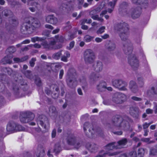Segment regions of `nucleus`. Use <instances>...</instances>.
I'll return each mask as SVG.
<instances>
[{
	"instance_id": "c03bdc74",
	"label": "nucleus",
	"mask_w": 157,
	"mask_h": 157,
	"mask_svg": "<svg viewBox=\"0 0 157 157\" xmlns=\"http://www.w3.org/2000/svg\"><path fill=\"white\" fill-rule=\"evenodd\" d=\"M41 45L44 47V48L45 49H51V47L49 43H48L46 41H44L42 42L41 44Z\"/></svg>"
},
{
	"instance_id": "5fc2aeb1",
	"label": "nucleus",
	"mask_w": 157,
	"mask_h": 157,
	"mask_svg": "<svg viewBox=\"0 0 157 157\" xmlns=\"http://www.w3.org/2000/svg\"><path fill=\"white\" fill-rule=\"evenodd\" d=\"M36 60V58H33L29 61V63L31 67H33L34 66L35 64V62Z\"/></svg>"
},
{
	"instance_id": "58836bf2",
	"label": "nucleus",
	"mask_w": 157,
	"mask_h": 157,
	"mask_svg": "<svg viewBox=\"0 0 157 157\" xmlns=\"http://www.w3.org/2000/svg\"><path fill=\"white\" fill-rule=\"evenodd\" d=\"M24 73L27 78L30 79H32L33 78V75L30 71L27 70L25 71Z\"/></svg>"
},
{
	"instance_id": "a19ab883",
	"label": "nucleus",
	"mask_w": 157,
	"mask_h": 157,
	"mask_svg": "<svg viewBox=\"0 0 157 157\" xmlns=\"http://www.w3.org/2000/svg\"><path fill=\"white\" fill-rule=\"evenodd\" d=\"M150 155H157V147H152L150 149Z\"/></svg>"
},
{
	"instance_id": "72a5a7b5",
	"label": "nucleus",
	"mask_w": 157,
	"mask_h": 157,
	"mask_svg": "<svg viewBox=\"0 0 157 157\" xmlns=\"http://www.w3.org/2000/svg\"><path fill=\"white\" fill-rule=\"evenodd\" d=\"M2 14L4 16L9 17L12 15V13L10 10H5L2 12Z\"/></svg>"
},
{
	"instance_id": "3c124183",
	"label": "nucleus",
	"mask_w": 157,
	"mask_h": 157,
	"mask_svg": "<svg viewBox=\"0 0 157 157\" xmlns=\"http://www.w3.org/2000/svg\"><path fill=\"white\" fill-rule=\"evenodd\" d=\"M44 39L42 38L38 37H33L31 38V41L33 42H35L36 41H42Z\"/></svg>"
},
{
	"instance_id": "c756f323",
	"label": "nucleus",
	"mask_w": 157,
	"mask_h": 157,
	"mask_svg": "<svg viewBox=\"0 0 157 157\" xmlns=\"http://www.w3.org/2000/svg\"><path fill=\"white\" fill-rule=\"evenodd\" d=\"M13 90L14 91V93L18 97H21L24 96L21 94H20L21 91H19L18 86L17 85H15L13 87Z\"/></svg>"
},
{
	"instance_id": "ddd939ff",
	"label": "nucleus",
	"mask_w": 157,
	"mask_h": 157,
	"mask_svg": "<svg viewBox=\"0 0 157 157\" xmlns=\"http://www.w3.org/2000/svg\"><path fill=\"white\" fill-rule=\"evenodd\" d=\"M125 96L124 94L117 92L113 95L112 101L117 104H121L125 100Z\"/></svg>"
},
{
	"instance_id": "4d7b16f0",
	"label": "nucleus",
	"mask_w": 157,
	"mask_h": 157,
	"mask_svg": "<svg viewBox=\"0 0 157 157\" xmlns=\"http://www.w3.org/2000/svg\"><path fill=\"white\" fill-rule=\"evenodd\" d=\"M59 92H52V96L53 98L54 99H56L59 96Z\"/></svg>"
},
{
	"instance_id": "f8f14e48",
	"label": "nucleus",
	"mask_w": 157,
	"mask_h": 157,
	"mask_svg": "<svg viewBox=\"0 0 157 157\" xmlns=\"http://www.w3.org/2000/svg\"><path fill=\"white\" fill-rule=\"evenodd\" d=\"M132 54V53L129 55H128L129 56L128 62L132 68L134 70H136L138 68L139 66V60L134 54Z\"/></svg>"
},
{
	"instance_id": "bf43d9fd",
	"label": "nucleus",
	"mask_w": 157,
	"mask_h": 157,
	"mask_svg": "<svg viewBox=\"0 0 157 157\" xmlns=\"http://www.w3.org/2000/svg\"><path fill=\"white\" fill-rule=\"evenodd\" d=\"M66 26L64 27V29L67 31L69 30L71 28V26L70 24V22L68 21L66 23Z\"/></svg>"
},
{
	"instance_id": "473e14b6",
	"label": "nucleus",
	"mask_w": 157,
	"mask_h": 157,
	"mask_svg": "<svg viewBox=\"0 0 157 157\" xmlns=\"http://www.w3.org/2000/svg\"><path fill=\"white\" fill-rule=\"evenodd\" d=\"M62 50L59 51L53 54L52 57L53 59L56 60H58L60 58V57L62 55Z\"/></svg>"
},
{
	"instance_id": "2f4dec72",
	"label": "nucleus",
	"mask_w": 157,
	"mask_h": 157,
	"mask_svg": "<svg viewBox=\"0 0 157 157\" xmlns=\"http://www.w3.org/2000/svg\"><path fill=\"white\" fill-rule=\"evenodd\" d=\"M70 56V54L69 52L67 51L65 52L64 55L62 56L61 57V60L64 62H67V58Z\"/></svg>"
},
{
	"instance_id": "0eeeda50",
	"label": "nucleus",
	"mask_w": 157,
	"mask_h": 157,
	"mask_svg": "<svg viewBox=\"0 0 157 157\" xmlns=\"http://www.w3.org/2000/svg\"><path fill=\"white\" fill-rule=\"evenodd\" d=\"M96 56L94 51L90 49H87L83 53L84 59L86 63L91 64L96 59Z\"/></svg>"
},
{
	"instance_id": "a18cd8bd",
	"label": "nucleus",
	"mask_w": 157,
	"mask_h": 157,
	"mask_svg": "<svg viewBox=\"0 0 157 157\" xmlns=\"http://www.w3.org/2000/svg\"><path fill=\"white\" fill-rule=\"evenodd\" d=\"M69 6L67 4H63L61 5L59 7L60 10L61 11H66L67 10H68Z\"/></svg>"
},
{
	"instance_id": "9d476101",
	"label": "nucleus",
	"mask_w": 157,
	"mask_h": 157,
	"mask_svg": "<svg viewBox=\"0 0 157 157\" xmlns=\"http://www.w3.org/2000/svg\"><path fill=\"white\" fill-rule=\"evenodd\" d=\"M35 117L34 114L31 112L26 111L21 114V121L23 123H27L33 120Z\"/></svg>"
},
{
	"instance_id": "8fccbe9b",
	"label": "nucleus",
	"mask_w": 157,
	"mask_h": 157,
	"mask_svg": "<svg viewBox=\"0 0 157 157\" xmlns=\"http://www.w3.org/2000/svg\"><path fill=\"white\" fill-rule=\"evenodd\" d=\"M105 26H102L100 27L97 31L98 34H101L105 31Z\"/></svg>"
},
{
	"instance_id": "b1692460",
	"label": "nucleus",
	"mask_w": 157,
	"mask_h": 157,
	"mask_svg": "<svg viewBox=\"0 0 157 157\" xmlns=\"http://www.w3.org/2000/svg\"><path fill=\"white\" fill-rule=\"evenodd\" d=\"M147 93L149 96L157 94V84L151 87L150 89L147 91Z\"/></svg>"
},
{
	"instance_id": "a211bd4d",
	"label": "nucleus",
	"mask_w": 157,
	"mask_h": 157,
	"mask_svg": "<svg viewBox=\"0 0 157 157\" xmlns=\"http://www.w3.org/2000/svg\"><path fill=\"white\" fill-rule=\"evenodd\" d=\"M106 48L108 52H112L115 50L116 45L113 42L109 41L106 43Z\"/></svg>"
},
{
	"instance_id": "1a4fd4ad",
	"label": "nucleus",
	"mask_w": 157,
	"mask_h": 157,
	"mask_svg": "<svg viewBox=\"0 0 157 157\" xmlns=\"http://www.w3.org/2000/svg\"><path fill=\"white\" fill-rule=\"evenodd\" d=\"M83 129L85 134L89 138L93 137L95 132L92 124L89 122H86L83 124Z\"/></svg>"
},
{
	"instance_id": "338daca9",
	"label": "nucleus",
	"mask_w": 157,
	"mask_h": 157,
	"mask_svg": "<svg viewBox=\"0 0 157 157\" xmlns=\"http://www.w3.org/2000/svg\"><path fill=\"white\" fill-rule=\"evenodd\" d=\"M121 130H120L118 131L113 132L114 134L115 135H121L123 133V132Z\"/></svg>"
},
{
	"instance_id": "6ab92c4d",
	"label": "nucleus",
	"mask_w": 157,
	"mask_h": 157,
	"mask_svg": "<svg viewBox=\"0 0 157 157\" xmlns=\"http://www.w3.org/2000/svg\"><path fill=\"white\" fill-rule=\"evenodd\" d=\"M46 21L49 23L55 24L57 21V18L53 15H49L45 18Z\"/></svg>"
},
{
	"instance_id": "09e8293b",
	"label": "nucleus",
	"mask_w": 157,
	"mask_h": 157,
	"mask_svg": "<svg viewBox=\"0 0 157 157\" xmlns=\"http://www.w3.org/2000/svg\"><path fill=\"white\" fill-rule=\"evenodd\" d=\"M141 140L144 142L148 143L149 144L154 143L155 142L154 141H150L149 138H142Z\"/></svg>"
},
{
	"instance_id": "5701e85b",
	"label": "nucleus",
	"mask_w": 157,
	"mask_h": 157,
	"mask_svg": "<svg viewBox=\"0 0 157 157\" xmlns=\"http://www.w3.org/2000/svg\"><path fill=\"white\" fill-rule=\"evenodd\" d=\"M16 123L13 122H10L7 125L6 130L7 132H13L15 131Z\"/></svg>"
},
{
	"instance_id": "39448f33",
	"label": "nucleus",
	"mask_w": 157,
	"mask_h": 157,
	"mask_svg": "<svg viewBox=\"0 0 157 157\" xmlns=\"http://www.w3.org/2000/svg\"><path fill=\"white\" fill-rule=\"evenodd\" d=\"M142 7H137L132 8L130 9L124 10L123 12V14L125 16L131 17L133 19L139 18L141 13Z\"/></svg>"
},
{
	"instance_id": "aec40b11",
	"label": "nucleus",
	"mask_w": 157,
	"mask_h": 157,
	"mask_svg": "<svg viewBox=\"0 0 157 157\" xmlns=\"http://www.w3.org/2000/svg\"><path fill=\"white\" fill-rule=\"evenodd\" d=\"M129 88L131 91L134 93H136L138 90V86L137 84L134 81H131L129 83Z\"/></svg>"
},
{
	"instance_id": "7c9ffc66",
	"label": "nucleus",
	"mask_w": 157,
	"mask_h": 157,
	"mask_svg": "<svg viewBox=\"0 0 157 157\" xmlns=\"http://www.w3.org/2000/svg\"><path fill=\"white\" fill-rule=\"evenodd\" d=\"M49 112L50 114H52V115L55 116L57 114V111L56 108L53 106H51L49 108Z\"/></svg>"
},
{
	"instance_id": "4be33fe9",
	"label": "nucleus",
	"mask_w": 157,
	"mask_h": 157,
	"mask_svg": "<svg viewBox=\"0 0 157 157\" xmlns=\"http://www.w3.org/2000/svg\"><path fill=\"white\" fill-rule=\"evenodd\" d=\"M128 140L126 138H124L118 141L117 144L116 145V149L123 148L127 143Z\"/></svg>"
},
{
	"instance_id": "864d4df0",
	"label": "nucleus",
	"mask_w": 157,
	"mask_h": 157,
	"mask_svg": "<svg viewBox=\"0 0 157 157\" xmlns=\"http://www.w3.org/2000/svg\"><path fill=\"white\" fill-rule=\"evenodd\" d=\"M92 22V20H91L90 19H83L81 21V25H83L85 23H90Z\"/></svg>"
},
{
	"instance_id": "a878e982",
	"label": "nucleus",
	"mask_w": 157,
	"mask_h": 157,
	"mask_svg": "<svg viewBox=\"0 0 157 157\" xmlns=\"http://www.w3.org/2000/svg\"><path fill=\"white\" fill-rule=\"evenodd\" d=\"M79 81L83 89L85 90L87 86V83L86 78L84 76H82L79 79Z\"/></svg>"
},
{
	"instance_id": "49530a36",
	"label": "nucleus",
	"mask_w": 157,
	"mask_h": 157,
	"mask_svg": "<svg viewBox=\"0 0 157 157\" xmlns=\"http://www.w3.org/2000/svg\"><path fill=\"white\" fill-rule=\"evenodd\" d=\"M15 131H24L25 130V128L23 127L21 125L16 124V127Z\"/></svg>"
},
{
	"instance_id": "de8ad7c7",
	"label": "nucleus",
	"mask_w": 157,
	"mask_h": 157,
	"mask_svg": "<svg viewBox=\"0 0 157 157\" xmlns=\"http://www.w3.org/2000/svg\"><path fill=\"white\" fill-rule=\"evenodd\" d=\"M91 17L94 20H98V21H100L101 22H102L103 21V19L100 18L98 17V15H92V16H91Z\"/></svg>"
},
{
	"instance_id": "0e129e2a",
	"label": "nucleus",
	"mask_w": 157,
	"mask_h": 157,
	"mask_svg": "<svg viewBox=\"0 0 157 157\" xmlns=\"http://www.w3.org/2000/svg\"><path fill=\"white\" fill-rule=\"evenodd\" d=\"M128 157H137V154L136 152L132 151L130 153Z\"/></svg>"
},
{
	"instance_id": "20e7f679",
	"label": "nucleus",
	"mask_w": 157,
	"mask_h": 157,
	"mask_svg": "<svg viewBox=\"0 0 157 157\" xmlns=\"http://www.w3.org/2000/svg\"><path fill=\"white\" fill-rule=\"evenodd\" d=\"M67 76L66 79L67 85L70 87L74 88L77 85L76 80V74L75 70L73 68L70 69L67 72Z\"/></svg>"
},
{
	"instance_id": "79ce46f5",
	"label": "nucleus",
	"mask_w": 157,
	"mask_h": 157,
	"mask_svg": "<svg viewBox=\"0 0 157 157\" xmlns=\"http://www.w3.org/2000/svg\"><path fill=\"white\" fill-rule=\"evenodd\" d=\"M94 37L88 35H86L84 38V40L86 42H89L91 41L94 39Z\"/></svg>"
},
{
	"instance_id": "680f3d73",
	"label": "nucleus",
	"mask_w": 157,
	"mask_h": 157,
	"mask_svg": "<svg viewBox=\"0 0 157 157\" xmlns=\"http://www.w3.org/2000/svg\"><path fill=\"white\" fill-rule=\"evenodd\" d=\"M30 47H34L35 48H41V45L39 44H38L37 43L35 44H31L29 45Z\"/></svg>"
},
{
	"instance_id": "13d9d810",
	"label": "nucleus",
	"mask_w": 157,
	"mask_h": 157,
	"mask_svg": "<svg viewBox=\"0 0 157 157\" xmlns=\"http://www.w3.org/2000/svg\"><path fill=\"white\" fill-rule=\"evenodd\" d=\"M60 90L61 91L60 95L61 96H63L65 93V87L63 85H61L60 86Z\"/></svg>"
},
{
	"instance_id": "052dcab7",
	"label": "nucleus",
	"mask_w": 157,
	"mask_h": 157,
	"mask_svg": "<svg viewBox=\"0 0 157 157\" xmlns=\"http://www.w3.org/2000/svg\"><path fill=\"white\" fill-rule=\"evenodd\" d=\"M31 5L32 6H35L37 8L39 7L40 5L37 2H36L35 1H33L31 3Z\"/></svg>"
},
{
	"instance_id": "e433bc0d",
	"label": "nucleus",
	"mask_w": 157,
	"mask_h": 157,
	"mask_svg": "<svg viewBox=\"0 0 157 157\" xmlns=\"http://www.w3.org/2000/svg\"><path fill=\"white\" fill-rule=\"evenodd\" d=\"M50 89L51 90H52L53 92H59L58 87L56 85L54 84L50 86Z\"/></svg>"
},
{
	"instance_id": "6e6d98bb",
	"label": "nucleus",
	"mask_w": 157,
	"mask_h": 157,
	"mask_svg": "<svg viewBox=\"0 0 157 157\" xmlns=\"http://www.w3.org/2000/svg\"><path fill=\"white\" fill-rule=\"evenodd\" d=\"M131 99L133 101H140L142 100V99L135 96H133L131 97Z\"/></svg>"
},
{
	"instance_id": "7ed1b4c3",
	"label": "nucleus",
	"mask_w": 157,
	"mask_h": 157,
	"mask_svg": "<svg viewBox=\"0 0 157 157\" xmlns=\"http://www.w3.org/2000/svg\"><path fill=\"white\" fill-rule=\"evenodd\" d=\"M40 26V22L38 19L30 17L28 21L23 24L21 28V31L23 34H26L29 33L31 26L37 28Z\"/></svg>"
},
{
	"instance_id": "37998d69",
	"label": "nucleus",
	"mask_w": 157,
	"mask_h": 157,
	"mask_svg": "<svg viewBox=\"0 0 157 157\" xmlns=\"http://www.w3.org/2000/svg\"><path fill=\"white\" fill-rule=\"evenodd\" d=\"M138 82L140 87L143 86L144 84V78L141 77H139L137 78Z\"/></svg>"
},
{
	"instance_id": "cd10ccee",
	"label": "nucleus",
	"mask_w": 157,
	"mask_h": 157,
	"mask_svg": "<svg viewBox=\"0 0 157 157\" xmlns=\"http://www.w3.org/2000/svg\"><path fill=\"white\" fill-rule=\"evenodd\" d=\"M36 154L37 157H43L44 154V149L41 147H38L36 152Z\"/></svg>"
},
{
	"instance_id": "ea45409f",
	"label": "nucleus",
	"mask_w": 157,
	"mask_h": 157,
	"mask_svg": "<svg viewBox=\"0 0 157 157\" xmlns=\"http://www.w3.org/2000/svg\"><path fill=\"white\" fill-rule=\"evenodd\" d=\"M16 51V48L13 46L10 47L6 50L7 52L10 54L14 53Z\"/></svg>"
},
{
	"instance_id": "774afa93",
	"label": "nucleus",
	"mask_w": 157,
	"mask_h": 157,
	"mask_svg": "<svg viewBox=\"0 0 157 157\" xmlns=\"http://www.w3.org/2000/svg\"><path fill=\"white\" fill-rule=\"evenodd\" d=\"M56 130L55 129H54L52 132V138H54L56 137Z\"/></svg>"
},
{
	"instance_id": "6e6552de",
	"label": "nucleus",
	"mask_w": 157,
	"mask_h": 157,
	"mask_svg": "<svg viewBox=\"0 0 157 157\" xmlns=\"http://www.w3.org/2000/svg\"><path fill=\"white\" fill-rule=\"evenodd\" d=\"M36 121L37 125H40L45 130H47L49 126V123L48 118L45 116H39L36 119Z\"/></svg>"
},
{
	"instance_id": "c9c22d12",
	"label": "nucleus",
	"mask_w": 157,
	"mask_h": 157,
	"mask_svg": "<svg viewBox=\"0 0 157 157\" xmlns=\"http://www.w3.org/2000/svg\"><path fill=\"white\" fill-rule=\"evenodd\" d=\"M146 150V149L143 148H140L139 149L138 151V156L140 157H143Z\"/></svg>"
},
{
	"instance_id": "f257e3e1",
	"label": "nucleus",
	"mask_w": 157,
	"mask_h": 157,
	"mask_svg": "<svg viewBox=\"0 0 157 157\" xmlns=\"http://www.w3.org/2000/svg\"><path fill=\"white\" fill-rule=\"evenodd\" d=\"M130 118L127 116L123 118L121 115L117 114L113 116L111 119V123L113 126L120 130H127L130 128L128 122Z\"/></svg>"
},
{
	"instance_id": "4468645a",
	"label": "nucleus",
	"mask_w": 157,
	"mask_h": 157,
	"mask_svg": "<svg viewBox=\"0 0 157 157\" xmlns=\"http://www.w3.org/2000/svg\"><path fill=\"white\" fill-rule=\"evenodd\" d=\"M115 29L118 33L128 31L129 29V25L126 23L124 22H120L117 23L115 25Z\"/></svg>"
},
{
	"instance_id": "f3484780",
	"label": "nucleus",
	"mask_w": 157,
	"mask_h": 157,
	"mask_svg": "<svg viewBox=\"0 0 157 157\" xmlns=\"http://www.w3.org/2000/svg\"><path fill=\"white\" fill-rule=\"evenodd\" d=\"M86 147L91 152H95L98 149V146L95 143H87Z\"/></svg>"
},
{
	"instance_id": "412c9836",
	"label": "nucleus",
	"mask_w": 157,
	"mask_h": 157,
	"mask_svg": "<svg viewBox=\"0 0 157 157\" xmlns=\"http://www.w3.org/2000/svg\"><path fill=\"white\" fill-rule=\"evenodd\" d=\"M132 2L137 5H140L142 8H145L147 6L148 2L146 0H132Z\"/></svg>"
},
{
	"instance_id": "c85d7f7f",
	"label": "nucleus",
	"mask_w": 157,
	"mask_h": 157,
	"mask_svg": "<svg viewBox=\"0 0 157 157\" xmlns=\"http://www.w3.org/2000/svg\"><path fill=\"white\" fill-rule=\"evenodd\" d=\"M28 58V56H26L21 58H13V60L15 63H18L25 61V60H27Z\"/></svg>"
},
{
	"instance_id": "dca6fc26",
	"label": "nucleus",
	"mask_w": 157,
	"mask_h": 157,
	"mask_svg": "<svg viewBox=\"0 0 157 157\" xmlns=\"http://www.w3.org/2000/svg\"><path fill=\"white\" fill-rule=\"evenodd\" d=\"M103 65L101 62L97 61L95 62L93 66V70L96 72H99L102 70Z\"/></svg>"
},
{
	"instance_id": "e2e57ef3",
	"label": "nucleus",
	"mask_w": 157,
	"mask_h": 157,
	"mask_svg": "<svg viewBox=\"0 0 157 157\" xmlns=\"http://www.w3.org/2000/svg\"><path fill=\"white\" fill-rule=\"evenodd\" d=\"M4 70L9 75H10L12 72V70L10 68H5Z\"/></svg>"
},
{
	"instance_id": "f03ea898",
	"label": "nucleus",
	"mask_w": 157,
	"mask_h": 157,
	"mask_svg": "<svg viewBox=\"0 0 157 157\" xmlns=\"http://www.w3.org/2000/svg\"><path fill=\"white\" fill-rule=\"evenodd\" d=\"M118 34L121 40L125 41L123 44V49L124 53L127 55H130L132 52L133 47L132 44L128 40V31L118 33Z\"/></svg>"
},
{
	"instance_id": "4c0bfd02",
	"label": "nucleus",
	"mask_w": 157,
	"mask_h": 157,
	"mask_svg": "<svg viewBox=\"0 0 157 157\" xmlns=\"http://www.w3.org/2000/svg\"><path fill=\"white\" fill-rule=\"evenodd\" d=\"M128 3L125 2H123L120 5V8L122 10V11L123 13V12L124 10H126L127 9H130L128 8Z\"/></svg>"
},
{
	"instance_id": "f704fd0d",
	"label": "nucleus",
	"mask_w": 157,
	"mask_h": 157,
	"mask_svg": "<svg viewBox=\"0 0 157 157\" xmlns=\"http://www.w3.org/2000/svg\"><path fill=\"white\" fill-rule=\"evenodd\" d=\"M61 151V147L59 143L56 144L54 149V152L56 153H58Z\"/></svg>"
},
{
	"instance_id": "bb28decb",
	"label": "nucleus",
	"mask_w": 157,
	"mask_h": 157,
	"mask_svg": "<svg viewBox=\"0 0 157 157\" xmlns=\"http://www.w3.org/2000/svg\"><path fill=\"white\" fill-rule=\"evenodd\" d=\"M106 83L105 82H100L97 86V89L101 92L104 91L106 90Z\"/></svg>"
},
{
	"instance_id": "2eb2a0df",
	"label": "nucleus",
	"mask_w": 157,
	"mask_h": 157,
	"mask_svg": "<svg viewBox=\"0 0 157 157\" xmlns=\"http://www.w3.org/2000/svg\"><path fill=\"white\" fill-rule=\"evenodd\" d=\"M140 113L141 111L138 107L132 106L129 108V114L135 119H138L139 118Z\"/></svg>"
},
{
	"instance_id": "423d86ee",
	"label": "nucleus",
	"mask_w": 157,
	"mask_h": 157,
	"mask_svg": "<svg viewBox=\"0 0 157 157\" xmlns=\"http://www.w3.org/2000/svg\"><path fill=\"white\" fill-rule=\"evenodd\" d=\"M67 142L69 145L74 146L76 149H78L82 145V142L79 140V138L71 133L68 135L67 139Z\"/></svg>"
},
{
	"instance_id": "9b49d317",
	"label": "nucleus",
	"mask_w": 157,
	"mask_h": 157,
	"mask_svg": "<svg viewBox=\"0 0 157 157\" xmlns=\"http://www.w3.org/2000/svg\"><path fill=\"white\" fill-rule=\"evenodd\" d=\"M113 85L121 90H126L127 83L125 81L121 79H115L112 82Z\"/></svg>"
},
{
	"instance_id": "603ef678",
	"label": "nucleus",
	"mask_w": 157,
	"mask_h": 157,
	"mask_svg": "<svg viewBox=\"0 0 157 157\" xmlns=\"http://www.w3.org/2000/svg\"><path fill=\"white\" fill-rule=\"evenodd\" d=\"M35 83L38 86H40L41 85V81L39 78L37 77L35 80Z\"/></svg>"
},
{
	"instance_id": "69168bd1",
	"label": "nucleus",
	"mask_w": 157,
	"mask_h": 157,
	"mask_svg": "<svg viewBox=\"0 0 157 157\" xmlns=\"http://www.w3.org/2000/svg\"><path fill=\"white\" fill-rule=\"evenodd\" d=\"M9 4L11 5L12 7H14L16 5H17V3L14 1H10L9 2Z\"/></svg>"
},
{
	"instance_id": "393cba45",
	"label": "nucleus",
	"mask_w": 157,
	"mask_h": 157,
	"mask_svg": "<svg viewBox=\"0 0 157 157\" xmlns=\"http://www.w3.org/2000/svg\"><path fill=\"white\" fill-rule=\"evenodd\" d=\"M99 77V76L98 74L94 72H93L90 74L89 76L90 81L91 82H94L98 80Z\"/></svg>"
}]
</instances>
